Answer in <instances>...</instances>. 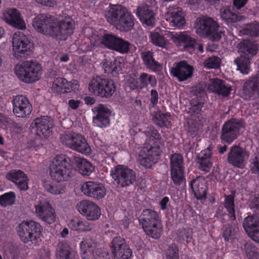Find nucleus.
<instances>
[{
    "label": "nucleus",
    "instance_id": "obj_1",
    "mask_svg": "<svg viewBox=\"0 0 259 259\" xmlns=\"http://www.w3.org/2000/svg\"><path fill=\"white\" fill-rule=\"evenodd\" d=\"M105 17L109 24L120 31L128 32L134 27V16L126 7L121 5H110Z\"/></svg>",
    "mask_w": 259,
    "mask_h": 259
},
{
    "label": "nucleus",
    "instance_id": "obj_2",
    "mask_svg": "<svg viewBox=\"0 0 259 259\" xmlns=\"http://www.w3.org/2000/svg\"><path fill=\"white\" fill-rule=\"evenodd\" d=\"M139 221L147 236L155 239L160 237L163 226L160 217L156 211L149 208L144 209L139 217Z\"/></svg>",
    "mask_w": 259,
    "mask_h": 259
},
{
    "label": "nucleus",
    "instance_id": "obj_3",
    "mask_svg": "<svg viewBox=\"0 0 259 259\" xmlns=\"http://www.w3.org/2000/svg\"><path fill=\"white\" fill-rule=\"evenodd\" d=\"M76 171L70 165L69 157L63 154L56 155L52 162L50 175L57 182L69 181Z\"/></svg>",
    "mask_w": 259,
    "mask_h": 259
},
{
    "label": "nucleus",
    "instance_id": "obj_4",
    "mask_svg": "<svg viewBox=\"0 0 259 259\" xmlns=\"http://www.w3.org/2000/svg\"><path fill=\"white\" fill-rule=\"evenodd\" d=\"M196 33L201 36H207L212 41H219L225 31L211 18L203 17L196 20Z\"/></svg>",
    "mask_w": 259,
    "mask_h": 259
},
{
    "label": "nucleus",
    "instance_id": "obj_5",
    "mask_svg": "<svg viewBox=\"0 0 259 259\" xmlns=\"http://www.w3.org/2000/svg\"><path fill=\"white\" fill-rule=\"evenodd\" d=\"M15 73L21 81L32 83L37 81L41 74V65L33 61H26L16 65Z\"/></svg>",
    "mask_w": 259,
    "mask_h": 259
},
{
    "label": "nucleus",
    "instance_id": "obj_6",
    "mask_svg": "<svg viewBox=\"0 0 259 259\" xmlns=\"http://www.w3.org/2000/svg\"><path fill=\"white\" fill-rule=\"evenodd\" d=\"M116 87L111 79L96 76L89 84V90L94 95L101 98H110L115 91Z\"/></svg>",
    "mask_w": 259,
    "mask_h": 259
},
{
    "label": "nucleus",
    "instance_id": "obj_7",
    "mask_svg": "<svg viewBox=\"0 0 259 259\" xmlns=\"http://www.w3.org/2000/svg\"><path fill=\"white\" fill-rule=\"evenodd\" d=\"M126 85L132 91H141L149 85L154 88L157 84V80L154 75L142 72L140 74L134 73L128 76L126 79Z\"/></svg>",
    "mask_w": 259,
    "mask_h": 259
},
{
    "label": "nucleus",
    "instance_id": "obj_8",
    "mask_svg": "<svg viewBox=\"0 0 259 259\" xmlns=\"http://www.w3.org/2000/svg\"><path fill=\"white\" fill-rule=\"evenodd\" d=\"M60 139L63 145L74 150L85 154L91 151L87 140L80 134L67 132L61 134Z\"/></svg>",
    "mask_w": 259,
    "mask_h": 259
},
{
    "label": "nucleus",
    "instance_id": "obj_9",
    "mask_svg": "<svg viewBox=\"0 0 259 259\" xmlns=\"http://www.w3.org/2000/svg\"><path fill=\"white\" fill-rule=\"evenodd\" d=\"M42 229L41 225L33 221H23L19 225L17 233L23 242H33L39 238Z\"/></svg>",
    "mask_w": 259,
    "mask_h": 259
},
{
    "label": "nucleus",
    "instance_id": "obj_10",
    "mask_svg": "<svg viewBox=\"0 0 259 259\" xmlns=\"http://www.w3.org/2000/svg\"><path fill=\"white\" fill-rule=\"evenodd\" d=\"M111 176L118 187L123 188L133 185L136 181L135 171L124 165H117L111 170Z\"/></svg>",
    "mask_w": 259,
    "mask_h": 259
},
{
    "label": "nucleus",
    "instance_id": "obj_11",
    "mask_svg": "<svg viewBox=\"0 0 259 259\" xmlns=\"http://www.w3.org/2000/svg\"><path fill=\"white\" fill-rule=\"evenodd\" d=\"M243 127V122L241 120L235 118L227 120L222 126L220 136L222 142L231 144L238 138Z\"/></svg>",
    "mask_w": 259,
    "mask_h": 259
},
{
    "label": "nucleus",
    "instance_id": "obj_12",
    "mask_svg": "<svg viewBox=\"0 0 259 259\" xmlns=\"http://www.w3.org/2000/svg\"><path fill=\"white\" fill-rule=\"evenodd\" d=\"M13 55L17 59L27 58L32 52V44L23 33H14L13 37Z\"/></svg>",
    "mask_w": 259,
    "mask_h": 259
},
{
    "label": "nucleus",
    "instance_id": "obj_13",
    "mask_svg": "<svg viewBox=\"0 0 259 259\" xmlns=\"http://www.w3.org/2000/svg\"><path fill=\"white\" fill-rule=\"evenodd\" d=\"M51 36L59 40H66L73 34L74 26L72 19L66 17L59 21L54 20Z\"/></svg>",
    "mask_w": 259,
    "mask_h": 259
},
{
    "label": "nucleus",
    "instance_id": "obj_14",
    "mask_svg": "<svg viewBox=\"0 0 259 259\" xmlns=\"http://www.w3.org/2000/svg\"><path fill=\"white\" fill-rule=\"evenodd\" d=\"M111 250L113 259H129L133 254L125 239L121 237H116L113 239Z\"/></svg>",
    "mask_w": 259,
    "mask_h": 259
},
{
    "label": "nucleus",
    "instance_id": "obj_15",
    "mask_svg": "<svg viewBox=\"0 0 259 259\" xmlns=\"http://www.w3.org/2000/svg\"><path fill=\"white\" fill-rule=\"evenodd\" d=\"M248 156V152L245 148L234 145L228 154L227 160L234 167L242 168L244 167Z\"/></svg>",
    "mask_w": 259,
    "mask_h": 259
},
{
    "label": "nucleus",
    "instance_id": "obj_16",
    "mask_svg": "<svg viewBox=\"0 0 259 259\" xmlns=\"http://www.w3.org/2000/svg\"><path fill=\"white\" fill-rule=\"evenodd\" d=\"M161 152L159 148L144 147L139 153V162L145 168H150L158 162Z\"/></svg>",
    "mask_w": 259,
    "mask_h": 259
},
{
    "label": "nucleus",
    "instance_id": "obj_17",
    "mask_svg": "<svg viewBox=\"0 0 259 259\" xmlns=\"http://www.w3.org/2000/svg\"><path fill=\"white\" fill-rule=\"evenodd\" d=\"M136 14L144 27L152 28L155 26L156 13L153 6L143 4L138 6Z\"/></svg>",
    "mask_w": 259,
    "mask_h": 259
},
{
    "label": "nucleus",
    "instance_id": "obj_18",
    "mask_svg": "<svg viewBox=\"0 0 259 259\" xmlns=\"http://www.w3.org/2000/svg\"><path fill=\"white\" fill-rule=\"evenodd\" d=\"M55 18L48 14H40L32 21L34 28L39 33L51 36Z\"/></svg>",
    "mask_w": 259,
    "mask_h": 259
},
{
    "label": "nucleus",
    "instance_id": "obj_19",
    "mask_svg": "<svg viewBox=\"0 0 259 259\" xmlns=\"http://www.w3.org/2000/svg\"><path fill=\"white\" fill-rule=\"evenodd\" d=\"M13 111L18 117H26L30 115L32 106L28 98L23 95H17L12 100Z\"/></svg>",
    "mask_w": 259,
    "mask_h": 259
},
{
    "label": "nucleus",
    "instance_id": "obj_20",
    "mask_svg": "<svg viewBox=\"0 0 259 259\" xmlns=\"http://www.w3.org/2000/svg\"><path fill=\"white\" fill-rule=\"evenodd\" d=\"M79 212L89 221H95L100 218L101 210L94 202L89 200H82L76 205Z\"/></svg>",
    "mask_w": 259,
    "mask_h": 259
},
{
    "label": "nucleus",
    "instance_id": "obj_21",
    "mask_svg": "<svg viewBox=\"0 0 259 259\" xmlns=\"http://www.w3.org/2000/svg\"><path fill=\"white\" fill-rule=\"evenodd\" d=\"M93 111L96 114L93 118L94 125L101 128L110 126V117L111 115L110 109L103 104H99L94 108Z\"/></svg>",
    "mask_w": 259,
    "mask_h": 259
},
{
    "label": "nucleus",
    "instance_id": "obj_22",
    "mask_svg": "<svg viewBox=\"0 0 259 259\" xmlns=\"http://www.w3.org/2000/svg\"><path fill=\"white\" fill-rule=\"evenodd\" d=\"M35 212L37 217L49 224L56 220L55 210L47 200L39 201L35 205Z\"/></svg>",
    "mask_w": 259,
    "mask_h": 259
},
{
    "label": "nucleus",
    "instance_id": "obj_23",
    "mask_svg": "<svg viewBox=\"0 0 259 259\" xmlns=\"http://www.w3.org/2000/svg\"><path fill=\"white\" fill-rule=\"evenodd\" d=\"M193 70V66L186 61H181L170 68V73L179 81H184L192 77Z\"/></svg>",
    "mask_w": 259,
    "mask_h": 259
},
{
    "label": "nucleus",
    "instance_id": "obj_24",
    "mask_svg": "<svg viewBox=\"0 0 259 259\" xmlns=\"http://www.w3.org/2000/svg\"><path fill=\"white\" fill-rule=\"evenodd\" d=\"M82 192L85 195L97 199L103 198L106 195V189L101 183L88 181L81 186Z\"/></svg>",
    "mask_w": 259,
    "mask_h": 259
},
{
    "label": "nucleus",
    "instance_id": "obj_25",
    "mask_svg": "<svg viewBox=\"0 0 259 259\" xmlns=\"http://www.w3.org/2000/svg\"><path fill=\"white\" fill-rule=\"evenodd\" d=\"M6 178L8 180L15 184L21 191H26L29 188L28 177L21 170L12 169L7 173Z\"/></svg>",
    "mask_w": 259,
    "mask_h": 259
},
{
    "label": "nucleus",
    "instance_id": "obj_26",
    "mask_svg": "<svg viewBox=\"0 0 259 259\" xmlns=\"http://www.w3.org/2000/svg\"><path fill=\"white\" fill-rule=\"evenodd\" d=\"M189 185V191L192 192L197 200L202 201L206 199L208 187L204 180L193 179L190 182Z\"/></svg>",
    "mask_w": 259,
    "mask_h": 259
},
{
    "label": "nucleus",
    "instance_id": "obj_27",
    "mask_svg": "<svg viewBox=\"0 0 259 259\" xmlns=\"http://www.w3.org/2000/svg\"><path fill=\"white\" fill-rule=\"evenodd\" d=\"M34 124L36 129V135L39 137L46 138L49 137L53 126L51 117L46 116L37 118L34 120Z\"/></svg>",
    "mask_w": 259,
    "mask_h": 259
},
{
    "label": "nucleus",
    "instance_id": "obj_28",
    "mask_svg": "<svg viewBox=\"0 0 259 259\" xmlns=\"http://www.w3.org/2000/svg\"><path fill=\"white\" fill-rule=\"evenodd\" d=\"M210 92L217 94L219 97L226 98L228 97L232 91V87L226 82L216 78L212 80L207 88Z\"/></svg>",
    "mask_w": 259,
    "mask_h": 259
},
{
    "label": "nucleus",
    "instance_id": "obj_29",
    "mask_svg": "<svg viewBox=\"0 0 259 259\" xmlns=\"http://www.w3.org/2000/svg\"><path fill=\"white\" fill-rule=\"evenodd\" d=\"M69 159L72 168L75 167L81 175L89 176L93 172L94 166L87 159L73 155L69 157Z\"/></svg>",
    "mask_w": 259,
    "mask_h": 259
},
{
    "label": "nucleus",
    "instance_id": "obj_30",
    "mask_svg": "<svg viewBox=\"0 0 259 259\" xmlns=\"http://www.w3.org/2000/svg\"><path fill=\"white\" fill-rule=\"evenodd\" d=\"M4 20L15 28L23 29L25 28V23L21 17L19 10L15 8L8 9L3 15Z\"/></svg>",
    "mask_w": 259,
    "mask_h": 259
},
{
    "label": "nucleus",
    "instance_id": "obj_31",
    "mask_svg": "<svg viewBox=\"0 0 259 259\" xmlns=\"http://www.w3.org/2000/svg\"><path fill=\"white\" fill-rule=\"evenodd\" d=\"M173 41L178 45H183L184 49L189 51L193 50L197 45L196 39L188 31L179 32L172 36Z\"/></svg>",
    "mask_w": 259,
    "mask_h": 259
},
{
    "label": "nucleus",
    "instance_id": "obj_32",
    "mask_svg": "<svg viewBox=\"0 0 259 259\" xmlns=\"http://www.w3.org/2000/svg\"><path fill=\"white\" fill-rule=\"evenodd\" d=\"M212 148L209 146L202 150L197 156L199 168L205 172L210 171L212 165Z\"/></svg>",
    "mask_w": 259,
    "mask_h": 259
},
{
    "label": "nucleus",
    "instance_id": "obj_33",
    "mask_svg": "<svg viewBox=\"0 0 259 259\" xmlns=\"http://www.w3.org/2000/svg\"><path fill=\"white\" fill-rule=\"evenodd\" d=\"M67 226L71 230L77 233L89 232L93 228L88 221L80 217H74L69 220Z\"/></svg>",
    "mask_w": 259,
    "mask_h": 259
},
{
    "label": "nucleus",
    "instance_id": "obj_34",
    "mask_svg": "<svg viewBox=\"0 0 259 259\" xmlns=\"http://www.w3.org/2000/svg\"><path fill=\"white\" fill-rule=\"evenodd\" d=\"M141 57L146 68L153 72L161 71L162 65L154 57V53L150 51H143L141 53Z\"/></svg>",
    "mask_w": 259,
    "mask_h": 259
},
{
    "label": "nucleus",
    "instance_id": "obj_35",
    "mask_svg": "<svg viewBox=\"0 0 259 259\" xmlns=\"http://www.w3.org/2000/svg\"><path fill=\"white\" fill-rule=\"evenodd\" d=\"M239 51L242 55L252 59L258 51V46L255 40L250 39L242 40L238 44Z\"/></svg>",
    "mask_w": 259,
    "mask_h": 259
},
{
    "label": "nucleus",
    "instance_id": "obj_36",
    "mask_svg": "<svg viewBox=\"0 0 259 259\" xmlns=\"http://www.w3.org/2000/svg\"><path fill=\"white\" fill-rule=\"evenodd\" d=\"M123 65V61L120 58H115L113 61L105 59L103 62L104 72L115 77L121 72Z\"/></svg>",
    "mask_w": 259,
    "mask_h": 259
},
{
    "label": "nucleus",
    "instance_id": "obj_37",
    "mask_svg": "<svg viewBox=\"0 0 259 259\" xmlns=\"http://www.w3.org/2000/svg\"><path fill=\"white\" fill-rule=\"evenodd\" d=\"M51 88L52 92L55 94L67 93L71 91V84L65 78L58 77L54 80Z\"/></svg>",
    "mask_w": 259,
    "mask_h": 259
},
{
    "label": "nucleus",
    "instance_id": "obj_38",
    "mask_svg": "<svg viewBox=\"0 0 259 259\" xmlns=\"http://www.w3.org/2000/svg\"><path fill=\"white\" fill-rule=\"evenodd\" d=\"M56 259H75V253L66 243L58 244L56 251Z\"/></svg>",
    "mask_w": 259,
    "mask_h": 259
},
{
    "label": "nucleus",
    "instance_id": "obj_39",
    "mask_svg": "<svg viewBox=\"0 0 259 259\" xmlns=\"http://www.w3.org/2000/svg\"><path fill=\"white\" fill-rule=\"evenodd\" d=\"M148 136L149 141L152 143L150 148H159L160 151L164 147L165 141L163 139L158 131L153 127L149 129Z\"/></svg>",
    "mask_w": 259,
    "mask_h": 259
},
{
    "label": "nucleus",
    "instance_id": "obj_40",
    "mask_svg": "<svg viewBox=\"0 0 259 259\" xmlns=\"http://www.w3.org/2000/svg\"><path fill=\"white\" fill-rule=\"evenodd\" d=\"M222 19L228 25L234 23L240 20V16L231 10L230 7H222L220 10Z\"/></svg>",
    "mask_w": 259,
    "mask_h": 259
},
{
    "label": "nucleus",
    "instance_id": "obj_41",
    "mask_svg": "<svg viewBox=\"0 0 259 259\" xmlns=\"http://www.w3.org/2000/svg\"><path fill=\"white\" fill-rule=\"evenodd\" d=\"M153 120L155 124L160 127L170 128L171 125V116L169 113H163L157 111L154 114Z\"/></svg>",
    "mask_w": 259,
    "mask_h": 259
},
{
    "label": "nucleus",
    "instance_id": "obj_42",
    "mask_svg": "<svg viewBox=\"0 0 259 259\" xmlns=\"http://www.w3.org/2000/svg\"><path fill=\"white\" fill-rule=\"evenodd\" d=\"M170 179L176 186L183 185L184 188L186 187L185 177V168L170 169Z\"/></svg>",
    "mask_w": 259,
    "mask_h": 259
},
{
    "label": "nucleus",
    "instance_id": "obj_43",
    "mask_svg": "<svg viewBox=\"0 0 259 259\" xmlns=\"http://www.w3.org/2000/svg\"><path fill=\"white\" fill-rule=\"evenodd\" d=\"M259 88V79L252 77L246 81L243 85V93L247 97L250 98Z\"/></svg>",
    "mask_w": 259,
    "mask_h": 259
},
{
    "label": "nucleus",
    "instance_id": "obj_44",
    "mask_svg": "<svg viewBox=\"0 0 259 259\" xmlns=\"http://www.w3.org/2000/svg\"><path fill=\"white\" fill-rule=\"evenodd\" d=\"M224 207L228 212V215L231 221L236 220L235 211V193L224 196Z\"/></svg>",
    "mask_w": 259,
    "mask_h": 259
},
{
    "label": "nucleus",
    "instance_id": "obj_45",
    "mask_svg": "<svg viewBox=\"0 0 259 259\" xmlns=\"http://www.w3.org/2000/svg\"><path fill=\"white\" fill-rule=\"evenodd\" d=\"M251 58L244 55H240L234 60V63L237 65L238 70L244 74H248L250 71V60Z\"/></svg>",
    "mask_w": 259,
    "mask_h": 259
},
{
    "label": "nucleus",
    "instance_id": "obj_46",
    "mask_svg": "<svg viewBox=\"0 0 259 259\" xmlns=\"http://www.w3.org/2000/svg\"><path fill=\"white\" fill-rule=\"evenodd\" d=\"M156 28L154 31L150 32L149 38L151 42L155 46L164 47L167 44V40L163 34H160Z\"/></svg>",
    "mask_w": 259,
    "mask_h": 259
},
{
    "label": "nucleus",
    "instance_id": "obj_47",
    "mask_svg": "<svg viewBox=\"0 0 259 259\" xmlns=\"http://www.w3.org/2000/svg\"><path fill=\"white\" fill-rule=\"evenodd\" d=\"M80 247L81 251L83 252L82 257L85 258L86 254L88 252H94L95 249L97 247V242L91 238H86L81 242Z\"/></svg>",
    "mask_w": 259,
    "mask_h": 259
},
{
    "label": "nucleus",
    "instance_id": "obj_48",
    "mask_svg": "<svg viewBox=\"0 0 259 259\" xmlns=\"http://www.w3.org/2000/svg\"><path fill=\"white\" fill-rule=\"evenodd\" d=\"M169 20L173 26L179 28L183 27L186 23L182 11L178 10L170 13Z\"/></svg>",
    "mask_w": 259,
    "mask_h": 259
},
{
    "label": "nucleus",
    "instance_id": "obj_49",
    "mask_svg": "<svg viewBox=\"0 0 259 259\" xmlns=\"http://www.w3.org/2000/svg\"><path fill=\"white\" fill-rule=\"evenodd\" d=\"M243 226L246 233L259 226V217L257 215L246 217L243 222Z\"/></svg>",
    "mask_w": 259,
    "mask_h": 259
},
{
    "label": "nucleus",
    "instance_id": "obj_50",
    "mask_svg": "<svg viewBox=\"0 0 259 259\" xmlns=\"http://www.w3.org/2000/svg\"><path fill=\"white\" fill-rule=\"evenodd\" d=\"M238 231V228L232 225L226 224L223 227V237L225 241L229 242L234 239Z\"/></svg>",
    "mask_w": 259,
    "mask_h": 259
},
{
    "label": "nucleus",
    "instance_id": "obj_51",
    "mask_svg": "<svg viewBox=\"0 0 259 259\" xmlns=\"http://www.w3.org/2000/svg\"><path fill=\"white\" fill-rule=\"evenodd\" d=\"M183 157L180 154H172L170 158V169H184Z\"/></svg>",
    "mask_w": 259,
    "mask_h": 259
},
{
    "label": "nucleus",
    "instance_id": "obj_52",
    "mask_svg": "<svg viewBox=\"0 0 259 259\" xmlns=\"http://www.w3.org/2000/svg\"><path fill=\"white\" fill-rule=\"evenodd\" d=\"M15 198V193L13 191H10L1 195L0 205L4 207L12 205L14 203Z\"/></svg>",
    "mask_w": 259,
    "mask_h": 259
},
{
    "label": "nucleus",
    "instance_id": "obj_53",
    "mask_svg": "<svg viewBox=\"0 0 259 259\" xmlns=\"http://www.w3.org/2000/svg\"><path fill=\"white\" fill-rule=\"evenodd\" d=\"M119 37L111 33H105L101 38V43L106 48L113 49Z\"/></svg>",
    "mask_w": 259,
    "mask_h": 259
},
{
    "label": "nucleus",
    "instance_id": "obj_54",
    "mask_svg": "<svg viewBox=\"0 0 259 259\" xmlns=\"http://www.w3.org/2000/svg\"><path fill=\"white\" fill-rule=\"evenodd\" d=\"M244 250L249 259H259L257 248L252 243L247 242L244 245Z\"/></svg>",
    "mask_w": 259,
    "mask_h": 259
},
{
    "label": "nucleus",
    "instance_id": "obj_55",
    "mask_svg": "<svg viewBox=\"0 0 259 259\" xmlns=\"http://www.w3.org/2000/svg\"><path fill=\"white\" fill-rule=\"evenodd\" d=\"M130 43L122 38L118 37L113 50L120 53H127L129 51Z\"/></svg>",
    "mask_w": 259,
    "mask_h": 259
},
{
    "label": "nucleus",
    "instance_id": "obj_56",
    "mask_svg": "<svg viewBox=\"0 0 259 259\" xmlns=\"http://www.w3.org/2000/svg\"><path fill=\"white\" fill-rule=\"evenodd\" d=\"M179 252L178 246L175 243L171 244L165 251L166 259H180Z\"/></svg>",
    "mask_w": 259,
    "mask_h": 259
},
{
    "label": "nucleus",
    "instance_id": "obj_57",
    "mask_svg": "<svg viewBox=\"0 0 259 259\" xmlns=\"http://www.w3.org/2000/svg\"><path fill=\"white\" fill-rule=\"evenodd\" d=\"M250 208L256 214H259V194H252L249 200Z\"/></svg>",
    "mask_w": 259,
    "mask_h": 259
},
{
    "label": "nucleus",
    "instance_id": "obj_58",
    "mask_svg": "<svg viewBox=\"0 0 259 259\" xmlns=\"http://www.w3.org/2000/svg\"><path fill=\"white\" fill-rule=\"evenodd\" d=\"M221 62V60L219 57L212 56L205 60L204 65L207 68L216 69L220 67Z\"/></svg>",
    "mask_w": 259,
    "mask_h": 259
},
{
    "label": "nucleus",
    "instance_id": "obj_59",
    "mask_svg": "<svg viewBox=\"0 0 259 259\" xmlns=\"http://www.w3.org/2000/svg\"><path fill=\"white\" fill-rule=\"evenodd\" d=\"M247 34L250 36L257 37L259 35V23L251 24L249 27V29H247Z\"/></svg>",
    "mask_w": 259,
    "mask_h": 259
},
{
    "label": "nucleus",
    "instance_id": "obj_60",
    "mask_svg": "<svg viewBox=\"0 0 259 259\" xmlns=\"http://www.w3.org/2000/svg\"><path fill=\"white\" fill-rule=\"evenodd\" d=\"M246 233L253 241L259 243V226Z\"/></svg>",
    "mask_w": 259,
    "mask_h": 259
},
{
    "label": "nucleus",
    "instance_id": "obj_61",
    "mask_svg": "<svg viewBox=\"0 0 259 259\" xmlns=\"http://www.w3.org/2000/svg\"><path fill=\"white\" fill-rule=\"evenodd\" d=\"M184 234L182 236H180L179 240L184 241L186 240L187 243H189L192 241L193 236L192 232H190L189 229H184Z\"/></svg>",
    "mask_w": 259,
    "mask_h": 259
},
{
    "label": "nucleus",
    "instance_id": "obj_62",
    "mask_svg": "<svg viewBox=\"0 0 259 259\" xmlns=\"http://www.w3.org/2000/svg\"><path fill=\"white\" fill-rule=\"evenodd\" d=\"M248 0H233V9L238 10L243 8L247 3Z\"/></svg>",
    "mask_w": 259,
    "mask_h": 259
},
{
    "label": "nucleus",
    "instance_id": "obj_63",
    "mask_svg": "<svg viewBox=\"0 0 259 259\" xmlns=\"http://www.w3.org/2000/svg\"><path fill=\"white\" fill-rule=\"evenodd\" d=\"M158 92L155 90H151L150 91V102L152 104L153 106H156L158 102Z\"/></svg>",
    "mask_w": 259,
    "mask_h": 259
},
{
    "label": "nucleus",
    "instance_id": "obj_64",
    "mask_svg": "<svg viewBox=\"0 0 259 259\" xmlns=\"http://www.w3.org/2000/svg\"><path fill=\"white\" fill-rule=\"evenodd\" d=\"M38 4L44 6L53 7L57 4V0H35Z\"/></svg>",
    "mask_w": 259,
    "mask_h": 259
}]
</instances>
